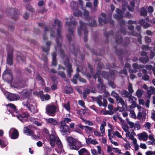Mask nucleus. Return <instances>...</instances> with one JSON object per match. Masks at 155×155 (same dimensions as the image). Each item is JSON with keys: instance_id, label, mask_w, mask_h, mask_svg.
Returning a JSON list of instances; mask_svg holds the SVG:
<instances>
[{"instance_id": "f257e3e1", "label": "nucleus", "mask_w": 155, "mask_h": 155, "mask_svg": "<svg viewBox=\"0 0 155 155\" xmlns=\"http://www.w3.org/2000/svg\"><path fill=\"white\" fill-rule=\"evenodd\" d=\"M67 140L69 143L71 149L72 150H78L82 146L81 142L72 137H68L67 138Z\"/></svg>"}, {"instance_id": "f03ea898", "label": "nucleus", "mask_w": 155, "mask_h": 155, "mask_svg": "<svg viewBox=\"0 0 155 155\" xmlns=\"http://www.w3.org/2000/svg\"><path fill=\"white\" fill-rule=\"evenodd\" d=\"M15 90L17 92L20 94L21 97L23 99H27L28 100L30 99V97L31 94V90L28 89H26L22 90V91H18L20 89V88H15Z\"/></svg>"}, {"instance_id": "7ed1b4c3", "label": "nucleus", "mask_w": 155, "mask_h": 155, "mask_svg": "<svg viewBox=\"0 0 155 155\" xmlns=\"http://www.w3.org/2000/svg\"><path fill=\"white\" fill-rule=\"evenodd\" d=\"M57 106L48 105L46 108V113L49 116H54L55 115Z\"/></svg>"}, {"instance_id": "20e7f679", "label": "nucleus", "mask_w": 155, "mask_h": 155, "mask_svg": "<svg viewBox=\"0 0 155 155\" xmlns=\"http://www.w3.org/2000/svg\"><path fill=\"white\" fill-rule=\"evenodd\" d=\"M124 3L122 5V11H121L118 8H117L116 11L117 13V15H115L114 16L115 18L117 19H120L122 17L125 11V5L127 4L126 1H124Z\"/></svg>"}, {"instance_id": "39448f33", "label": "nucleus", "mask_w": 155, "mask_h": 155, "mask_svg": "<svg viewBox=\"0 0 155 155\" xmlns=\"http://www.w3.org/2000/svg\"><path fill=\"white\" fill-rule=\"evenodd\" d=\"M3 78L6 82L10 83L13 79V77L11 71L8 69L5 70L3 73Z\"/></svg>"}, {"instance_id": "423d86ee", "label": "nucleus", "mask_w": 155, "mask_h": 155, "mask_svg": "<svg viewBox=\"0 0 155 155\" xmlns=\"http://www.w3.org/2000/svg\"><path fill=\"white\" fill-rule=\"evenodd\" d=\"M58 138L56 134L53 133H52L50 135L49 137V143L51 146L54 147L56 140L58 139Z\"/></svg>"}, {"instance_id": "0eeeda50", "label": "nucleus", "mask_w": 155, "mask_h": 155, "mask_svg": "<svg viewBox=\"0 0 155 155\" xmlns=\"http://www.w3.org/2000/svg\"><path fill=\"white\" fill-rule=\"evenodd\" d=\"M7 99L10 101H17L20 99V97L16 94L10 93L8 94Z\"/></svg>"}, {"instance_id": "6e6552de", "label": "nucleus", "mask_w": 155, "mask_h": 155, "mask_svg": "<svg viewBox=\"0 0 155 155\" xmlns=\"http://www.w3.org/2000/svg\"><path fill=\"white\" fill-rule=\"evenodd\" d=\"M30 114L27 111L23 112L21 114H19L16 115L17 118L21 122L23 120V118L30 117Z\"/></svg>"}, {"instance_id": "1a4fd4ad", "label": "nucleus", "mask_w": 155, "mask_h": 155, "mask_svg": "<svg viewBox=\"0 0 155 155\" xmlns=\"http://www.w3.org/2000/svg\"><path fill=\"white\" fill-rule=\"evenodd\" d=\"M66 62H64V64L65 66H66L68 68L67 69V72H68V76L70 78L71 77V73L72 72V70L71 68V65L70 63L68 62L69 60L68 59H67L66 61Z\"/></svg>"}, {"instance_id": "9d476101", "label": "nucleus", "mask_w": 155, "mask_h": 155, "mask_svg": "<svg viewBox=\"0 0 155 155\" xmlns=\"http://www.w3.org/2000/svg\"><path fill=\"white\" fill-rule=\"evenodd\" d=\"M60 126V128L61 132L65 134L67 132H68L70 130L69 127L67 125L63 124L61 125V124H59Z\"/></svg>"}, {"instance_id": "9b49d317", "label": "nucleus", "mask_w": 155, "mask_h": 155, "mask_svg": "<svg viewBox=\"0 0 155 155\" xmlns=\"http://www.w3.org/2000/svg\"><path fill=\"white\" fill-rule=\"evenodd\" d=\"M100 75H99V73H97L96 74L95 76H94V79H96L97 78H98V81L99 83L97 84V87H103L104 86L102 80L100 77Z\"/></svg>"}, {"instance_id": "f8f14e48", "label": "nucleus", "mask_w": 155, "mask_h": 155, "mask_svg": "<svg viewBox=\"0 0 155 155\" xmlns=\"http://www.w3.org/2000/svg\"><path fill=\"white\" fill-rule=\"evenodd\" d=\"M80 30H79V28H78V33L80 34V31H83L84 32L85 35H86L87 33V30L86 29V28L87 26V25L84 23H83L81 21H80Z\"/></svg>"}, {"instance_id": "ddd939ff", "label": "nucleus", "mask_w": 155, "mask_h": 155, "mask_svg": "<svg viewBox=\"0 0 155 155\" xmlns=\"http://www.w3.org/2000/svg\"><path fill=\"white\" fill-rule=\"evenodd\" d=\"M145 90H147V92L149 99H150L151 95L155 94V88H143Z\"/></svg>"}, {"instance_id": "4468645a", "label": "nucleus", "mask_w": 155, "mask_h": 155, "mask_svg": "<svg viewBox=\"0 0 155 155\" xmlns=\"http://www.w3.org/2000/svg\"><path fill=\"white\" fill-rule=\"evenodd\" d=\"M139 137V139L140 140H142L144 141H146L148 138V135L147 133L145 132H143L141 134H138Z\"/></svg>"}, {"instance_id": "2eb2a0df", "label": "nucleus", "mask_w": 155, "mask_h": 155, "mask_svg": "<svg viewBox=\"0 0 155 155\" xmlns=\"http://www.w3.org/2000/svg\"><path fill=\"white\" fill-rule=\"evenodd\" d=\"M78 152L79 155H91L89 152L84 148H81Z\"/></svg>"}, {"instance_id": "dca6fc26", "label": "nucleus", "mask_w": 155, "mask_h": 155, "mask_svg": "<svg viewBox=\"0 0 155 155\" xmlns=\"http://www.w3.org/2000/svg\"><path fill=\"white\" fill-rule=\"evenodd\" d=\"M99 90V92L101 94L104 93L103 94V96L105 97H107L110 95V94L107 90L105 89L106 88H98Z\"/></svg>"}, {"instance_id": "f3484780", "label": "nucleus", "mask_w": 155, "mask_h": 155, "mask_svg": "<svg viewBox=\"0 0 155 155\" xmlns=\"http://www.w3.org/2000/svg\"><path fill=\"white\" fill-rule=\"evenodd\" d=\"M23 132L28 136H31L34 134V132L32 130L29 129L27 127H24Z\"/></svg>"}, {"instance_id": "a211bd4d", "label": "nucleus", "mask_w": 155, "mask_h": 155, "mask_svg": "<svg viewBox=\"0 0 155 155\" xmlns=\"http://www.w3.org/2000/svg\"><path fill=\"white\" fill-rule=\"evenodd\" d=\"M19 133L16 129H14L12 132L10 136V138L13 139H16L18 138Z\"/></svg>"}, {"instance_id": "6ab92c4d", "label": "nucleus", "mask_w": 155, "mask_h": 155, "mask_svg": "<svg viewBox=\"0 0 155 155\" xmlns=\"http://www.w3.org/2000/svg\"><path fill=\"white\" fill-rule=\"evenodd\" d=\"M46 121L48 123H49L52 125L55 126L58 124L57 121L53 118H46Z\"/></svg>"}, {"instance_id": "aec40b11", "label": "nucleus", "mask_w": 155, "mask_h": 155, "mask_svg": "<svg viewBox=\"0 0 155 155\" xmlns=\"http://www.w3.org/2000/svg\"><path fill=\"white\" fill-rule=\"evenodd\" d=\"M102 99V95H99V96L95 97L94 99V101H97V103L99 105V106L101 107L102 106V102L101 100Z\"/></svg>"}, {"instance_id": "412c9836", "label": "nucleus", "mask_w": 155, "mask_h": 155, "mask_svg": "<svg viewBox=\"0 0 155 155\" xmlns=\"http://www.w3.org/2000/svg\"><path fill=\"white\" fill-rule=\"evenodd\" d=\"M71 121V119L70 118L65 117L63 120H61L59 122V124H61V125L63 124L66 125V124L69 122H70Z\"/></svg>"}, {"instance_id": "4be33fe9", "label": "nucleus", "mask_w": 155, "mask_h": 155, "mask_svg": "<svg viewBox=\"0 0 155 155\" xmlns=\"http://www.w3.org/2000/svg\"><path fill=\"white\" fill-rule=\"evenodd\" d=\"M40 98L42 101H44V100H48L50 99L51 96L47 94H41L40 95Z\"/></svg>"}, {"instance_id": "5701e85b", "label": "nucleus", "mask_w": 155, "mask_h": 155, "mask_svg": "<svg viewBox=\"0 0 155 155\" xmlns=\"http://www.w3.org/2000/svg\"><path fill=\"white\" fill-rule=\"evenodd\" d=\"M116 100L117 102L118 103H120L122 105V107H124V105L125 106H127V105L125 104L124 101L121 97L119 96H117L116 98Z\"/></svg>"}, {"instance_id": "b1692460", "label": "nucleus", "mask_w": 155, "mask_h": 155, "mask_svg": "<svg viewBox=\"0 0 155 155\" xmlns=\"http://www.w3.org/2000/svg\"><path fill=\"white\" fill-rule=\"evenodd\" d=\"M123 126L122 128L124 131L126 132H127L128 134V136L129 137V135L130 134V133L129 131V127L126 123L122 124Z\"/></svg>"}, {"instance_id": "393cba45", "label": "nucleus", "mask_w": 155, "mask_h": 155, "mask_svg": "<svg viewBox=\"0 0 155 155\" xmlns=\"http://www.w3.org/2000/svg\"><path fill=\"white\" fill-rule=\"evenodd\" d=\"M73 90L72 88H64L63 92L67 94H69L72 93Z\"/></svg>"}, {"instance_id": "a878e982", "label": "nucleus", "mask_w": 155, "mask_h": 155, "mask_svg": "<svg viewBox=\"0 0 155 155\" xmlns=\"http://www.w3.org/2000/svg\"><path fill=\"white\" fill-rule=\"evenodd\" d=\"M6 106L7 107H10L12 109L14 112L17 113V109L16 107L14 104L9 103L6 105Z\"/></svg>"}, {"instance_id": "bb28decb", "label": "nucleus", "mask_w": 155, "mask_h": 155, "mask_svg": "<svg viewBox=\"0 0 155 155\" xmlns=\"http://www.w3.org/2000/svg\"><path fill=\"white\" fill-rule=\"evenodd\" d=\"M7 62L8 64L11 65L12 64V54H9L8 56Z\"/></svg>"}, {"instance_id": "cd10ccee", "label": "nucleus", "mask_w": 155, "mask_h": 155, "mask_svg": "<svg viewBox=\"0 0 155 155\" xmlns=\"http://www.w3.org/2000/svg\"><path fill=\"white\" fill-rule=\"evenodd\" d=\"M120 94L123 97H129V93L127 91L123 90L121 91Z\"/></svg>"}, {"instance_id": "c85d7f7f", "label": "nucleus", "mask_w": 155, "mask_h": 155, "mask_svg": "<svg viewBox=\"0 0 155 155\" xmlns=\"http://www.w3.org/2000/svg\"><path fill=\"white\" fill-rule=\"evenodd\" d=\"M71 7L72 9H77L78 8V3L75 2L73 1L71 3Z\"/></svg>"}, {"instance_id": "c756f323", "label": "nucleus", "mask_w": 155, "mask_h": 155, "mask_svg": "<svg viewBox=\"0 0 155 155\" xmlns=\"http://www.w3.org/2000/svg\"><path fill=\"white\" fill-rule=\"evenodd\" d=\"M52 55L53 57L52 61V65L55 66L57 65L56 60V54L55 53H53L52 54Z\"/></svg>"}, {"instance_id": "7c9ffc66", "label": "nucleus", "mask_w": 155, "mask_h": 155, "mask_svg": "<svg viewBox=\"0 0 155 155\" xmlns=\"http://www.w3.org/2000/svg\"><path fill=\"white\" fill-rule=\"evenodd\" d=\"M140 61L143 63H146L148 61V58L147 56H143L140 59Z\"/></svg>"}, {"instance_id": "2f4dec72", "label": "nucleus", "mask_w": 155, "mask_h": 155, "mask_svg": "<svg viewBox=\"0 0 155 155\" xmlns=\"http://www.w3.org/2000/svg\"><path fill=\"white\" fill-rule=\"evenodd\" d=\"M79 74L78 73H76L75 75L73 77V78L72 79V82L74 84H77V80H78Z\"/></svg>"}, {"instance_id": "473e14b6", "label": "nucleus", "mask_w": 155, "mask_h": 155, "mask_svg": "<svg viewBox=\"0 0 155 155\" xmlns=\"http://www.w3.org/2000/svg\"><path fill=\"white\" fill-rule=\"evenodd\" d=\"M106 125V122L104 121L100 127V129L102 133H104L105 131L104 126Z\"/></svg>"}, {"instance_id": "72a5a7b5", "label": "nucleus", "mask_w": 155, "mask_h": 155, "mask_svg": "<svg viewBox=\"0 0 155 155\" xmlns=\"http://www.w3.org/2000/svg\"><path fill=\"white\" fill-rule=\"evenodd\" d=\"M93 128L92 127H90L87 126H85V132L87 133H91L92 131Z\"/></svg>"}, {"instance_id": "f704fd0d", "label": "nucleus", "mask_w": 155, "mask_h": 155, "mask_svg": "<svg viewBox=\"0 0 155 155\" xmlns=\"http://www.w3.org/2000/svg\"><path fill=\"white\" fill-rule=\"evenodd\" d=\"M133 67L134 68V69L133 71H131V70H130V71L131 72H134V73H136L137 71L136 70V69H139V66L138 65L136 64V63H134L133 65Z\"/></svg>"}, {"instance_id": "c9c22d12", "label": "nucleus", "mask_w": 155, "mask_h": 155, "mask_svg": "<svg viewBox=\"0 0 155 155\" xmlns=\"http://www.w3.org/2000/svg\"><path fill=\"white\" fill-rule=\"evenodd\" d=\"M129 101L131 103H136L137 99L133 96L131 95L128 97Z\"/></svg>"}, {"instance_id": "e433bc0d", "label": "nucleus", "mask_w": 155, "mask_h": 155, "mask_svg": "<svg viewBox=\"0 0 155 155\" xmlns=\"http://www.w3.org/2000/svg\"><path fill=\"white\" fill-rule=\"evenodd\" d=\"M140 15L143 16H145L147 15V10L144 8H142L141 9Z\"/></svg>"}, {"instance_id": "4c0bfd02", "label": "nucleus", "mask_w": 155, "mask_h": 155, "mask_svg": "<svg viewBox=\"0 0 155 155\" xmlns=\"http://www.w3.org/2000/svg\"><path fill=\"white\" fill-rule=\"evenodd\" d=\"M57 25L58 27H60L62 25L61 21L58 19H55L54 22V25Z\"/></svg>"}, {"instance_id": "58836bf2", "label": "nucleus", "mask_w": 155, "mask_h": 155, "mask_svg": "<svg viewBox=\"0 0 155 155\" xmlns=\"http://www.w3.org/2000/svg\"><path fill=\"white\" fill-rule=\"evenodd\" d=\"M68 31L69 33H70V35H67V37L68 40H71V37L72 36L73 31L72 28L71 29L70 28H69L68 29Z\"/></svg>"}, {"instance_id": "ea45409f", "label": "nucleus", "mask_w": 155, "mask_h": 155, "mask_svg": "<svg viewBox=\"0 0 155 155\" xmlns=\"http://www.w3.org/2000/svg\"><path fill=\"white\" fill-rule=\"evenodd\" d=\"M130 5L131 7V8H130L128 6H127V7L129 11H133L134 9V2L133 1H131L130 3Z\"/></svg>"}, {"instance_id": "a19ab883", "label": "nucleus", "mask_w": 155, "mask_h": 155, "mask_svg": "<svg viewBox=\"0 0 155 155\" xmlns=\"http://www.w3.org/2000/svg\"><path fill=\"white\" fill-rule=\"evenodd\" d=\"M49 27H45L44 28V34L43 35V39L45 40L47 39V38L46 36L45 35V33L46 31H47L49 29Z\"/></svg>"}, {"instance_id": "79ce46f5", "label": "nucleus", "mask_w": 155, "mask_h": 155, "mask_svg": "<svg viewBox=\"0 0 155 155\" xmlns=\"http://www.w3.org/2000/svg\"><path fill=\"white\" fill-rule=\"evenodd\" d=\"M114 112L112 111L105 110L104 111L103 114L104 115L109 114L111 115H113Z\"/></svg>"}, {"instance_id": "37998d69", "label": "nucleus", "mask_w": 155, "mask_h": 155, "mask_svg": "<svg viewBox=\"0 0 155 155\" xmlns=\"http://www.w3.org/2000/svg\"><path fill=\"white\" fill-rule=\"evenodd\" d=\"M7 144L4 141L0 139V146L2 147H5L7 146Z\"/></svg>"}, {"instance_id": "c03bdc74", "label": "nucleus", "mask_w": 155, "mask_h": 155, "mask_svg": "<svg viewBox=\"0 0 155 155\" xmlns=\"http://www.w3.org/2000/svg\"><path fill=\"white\" fill-rule=\"evenodd\" d=\"M25 106H26V107L28 108V109L32 112L31 108L32 107H33L32 104H31L27 102L26 104L25 105Z\"/></svg>"}, {"instance_id": "a18cd8bd", "label": "nucleus", "mask_w": 155, "mask_h": 155, "mask_svg": "<svg viewBox=\"0 0 155 155\" xmlns=\"http://www.w3.org/2000/svg\"><path fill=\"white\" fill-rule=\"evenodd\" d=\"M25 106H26V107L28 108V109L32 112L31 108L32 107H33L32 104H31L27 102L26 104L25 105Z\"/></svg>"}, {"instance_id": "49530a36", "label": "nucleus", "mask_w": 155, "mask_h": 155, "mask_svg": "<svg viewBox=\"0 0 155 155\" xmlns=\"http://www.w3.org/2000/svg\"><path fill=\"white\" fill-rule=\"evenodd\" d=\"M113 149L114 152L116 153H118V154L122 153L121 152L120 150H119L118 148H117L113 147Z\"/></svg>"}, {"instance_id": "de8ad7c7", "label": "nucleus", "mask_w": 155, "mask_h": 155, "mask_svg": "<svg viewBox=\"0 0 155 155\" xmlns=\"http://www.w3.org/2000/svg\"><path fill=\"white\" fill-rule=\"evenodd\" d=\"M79 128V127H78V125H77L75 129V131L77 133H78L80 134H82V132L81 130Z\"/></svg>"}, {"instance_id": "09e8293b", "label": "nucleus", "mask_w": 155, "mask_h": 155, "mask_svg": "<svg viewBox=\"0 0 155 155\" xmlns=\"http://www.w3.org/2000/svg\"><path fill=\"white\" fill-rule=\"evenodd\" d=\"M64 107L68 111L70 110V107L69 102L68 101L67 104H64Z\"/></svg>"}, {"instance_id": "8fccbe9b", "label": "nucleus", "mask_w": 155, "mask_h": 155, "mask_svg": "<svg viewBox=\"0 0 155 155\" xmlns=\"http://www.w3.org/2000/svg\"><path fill=\"white\" fill-rule=\"evenodd\" d=\"M72 18L71 19V24L70 22H68L67 21L66 22V25L69 26L70 25H71L72 24L74 25H76V22L75 21L72 22Z\"/></svg>"}, {"instance_id": "3c124183", "label": "nucleus", "mask_w": 155, "mask_h": 155, "mask_svg": "<svg viewBox=\"0 0 155 155\" xmlns=\"http://www.w3.org/2000/svg\"><path fill=\"white\" fill-rule=\"evenodd\" d=\"M136 94L138 98H140L142 96V93L140 89H138L137 92Z\"/></svg>"}, {"instance_id": "603ef678", "label": "nucleus", "mask_w": 155, "mask_h": 155, "mask_svg": "<svg viewBox=\"0 0 155 155\" xmlns=\"http://www.w3.org/2000/svg\"><path fill=\"white\" fill-rule=\"evenodd\" d=\"M78 103L79 105L82 106L83 107H86L85 106V103L82 100H80L78 101Z\"/></svg>"}, {"instance_id": "864d4df0", "label": "nucleus", "mask_w": 155, "mask_h": 155, "mask_svg": "<svg viewBox=\"0 0 155 155\" xmlns=\"http://www.w3.org/2000/svg\"><path fill=\"white\" fill-rule=\"evenodd\" d=\"M101 76L105 78H107L108 77L107 73L105 71H103L102 72Z\"/></svg>"}, {"instance_id": "5fc2aeb1", "label": "nucleus", "mask_w": 155, "mask_h": 155, "mask_svg": "<svg viewBox=\"0 0 155 155\" xmlns=\"http://www.w3.org/2000/svg\"><path fill=\"white\" fill-rule=\"evenodd\" d=\"M113 134L114 135H115L118 137L120 138H121L122 137V136L121 135L120 133L117 131H116L115 132H114Z\"/></svg>"}, {"instance_id": "6e6d98bb", "label": "nucleus", "mask_w": 155, "mask_h": 155, "mask_svg": "<svg viewBox=\"0 0 155 155\" xmlns=\"http://www.w3.org/2000/svg\"><path fill=\"white\" fill-rule=\"evenodd\" d=\"M151 126V124L149 122H146L144 125V127L146 128H147V129L149 130Z\"/></svg>"}, {"instance_id": "4d7b16f0", "label": "nucleus", "mask_w": 155, "mask_h": 155, "mask_svg": "<svg viewBox=\"0 0 155 155\" xmlns=\"http://www.w3.org/2000/svg\"><path fill=\"white\" fill-rule=\"evenodd\" d=\"M136 105L137 104L136 103H132V104L128 107L129 108V109H131L136 107Z\"/></svg>"}, {"instance_id": "13d9d810", "label": "nucleus", "mask_w": 155, "mask_h": 155, "mask_svg": "<svg viewBox=\"0 0 155 155\" xmlns=\"http://www.w3.org/2000/svg\"><path fill=\"white\" fill-rule=\"evenodd\" d=\"M142 78L143 80L147 81L149 79V76L147 74H145L142 76Z\"/></svg>"}, {"instance_id": "bf43d9fd", "label": "nucleus", "mask_w": 155, "mask_h": 155, "mask_svg": "<svg viewBox=\"0 0 155 155\" xmlns=\"http://www.w3.org/2000/svg\"><path fill=\"white\" fill-rule=\"evenodd\" d=\"M103 103H102L103 105H102V106H103L105 107H106L107 106V100L104 98H103Z\"/></svg>"}, {"instance_id": "052dcab7", "label": "nucleus", "mask_w": 155, "mask_h": 155, "mask_svg": "<svg viewBox=\"0 0 155 155\" xmlns=\"http://www.w3.org/2000/svg\"><path fill=\"white\" fill-rule=\"evenodd\" d=\"M57 141L56 143L58 145V146L59 147H61L62 146L61 142L59 139V138H58V139H57Z\"/></svg>"}, {"instance_id": "680f3d73", "label": "nucleus", "mask_w": 155, "mask_h": 155, "mask_svg": "<svg viewBox=\"0 0 155 155\" xmlns=\"http://www.w3.org/2000/svg\"><path fill=\"white\" fill-rule=\"evenodd\" d=\"M112 148L110 146H108L107 147V152L108 153L111 152L112 150Z\"/></svg>"}, {"instance_id": "e2e57ef3", "label": "nucleus", "mask_w": 155, "mask_h": 155, "mask_svg": "<svg viewBox=\"0 0 155 155\" xmlns=\"http://www.w3.org/2000/svg\"><path fill=\"white\" fill-rule=\"evenodd\" d=\"M58 74L63 78H64L65 77V75L63 72L59 71L58 73Z\"/></svg>"}, {"instance_id": "0e129e2a", "label": "nucleus", "mask_w": 155, "mask_h": 155, "mask_svg": "<svg viewBox=\"0 0 155 155\" xmlns=\"http://www.w3.org/2000/svg\"><path fill=\"white\" fill-rule=\"evenodd\" d=\"M36 79L39 81H40L42 83L43 82V80L42 79L41 77L38 74L36 77Z\"/></svg>"}, {"instance_id": "69168bd1", "label": "nucleus", "mask_w": 155, "mask_h": 155, "mask_svg": "<svg viewBox=\"0 0 155 155\" xmlns=\"http://www.w3.org/2000/svg\"><path fill=\"white\" fill-rule=\"evenodd\" d=\"M91 151L92 155H96L98 154L96 149H91Z\"/></svg>"}, {"instance_id": "338daca9", "label": "nucleus", "mask_w": 155, "mask_h": 155, "mask_svg": "<svg viewBox=\"0 0 155 155\" xmlns=\"http://www.w3.org/2000/svg\"><path fill=\"white\" fill-rule=\"evenodd\" d=\"M124 147L126 150H128V148L130 147V146L129 143H126L124 145Z\"/></svg>"}, {"instance_id": "774afa93", "label": "nucleus", "mask_w": 155, "mask_h": 155, "mask_svg": "<svg viewBox=\"0 0 155 155\" xmlns=\"http://www.w3.org/2000/svg\"><path fill=\"white\" fill-rule=\"evenodd\" d=\"M89 12L86 10H85L84 12V15L85 16V17H88L89 16Z\"/></svg>"}]
</instances>
